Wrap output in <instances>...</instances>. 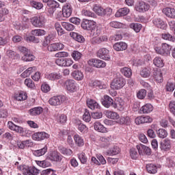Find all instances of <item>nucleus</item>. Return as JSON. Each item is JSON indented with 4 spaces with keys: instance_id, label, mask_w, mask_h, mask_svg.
Segmentation results:
<instances>
[{
    "instance_id": "nucleus-35",
    "label": "nucleus",
    "mask_w": 175,
    "mask_h": 175,
    "mask_svg": "<svg viewBox=\"0 0 175 175\" xmlns=\"http://www.w3.org/2000/svg\"><path fill=\"white\" fill-rule=\"evenodd\" d=\"M74 142L78 147H83L84 146V139L77 134L74 135Z\"/></svg>"
},
{
    "instance_id": "nucleus-22",
    "label": "nucleus",
    "mask_w": 175,
    "mask_h": 175,
    "mask_svg": "<svg viewBox=\"0 0 175 175\" xmlns=\"http://www.w3.org/2000/svg\"><path fill=\"white\" fill-rule=\"evenodd\" d=\"M163 13L170 17V18H175V9L172 8H165L163 9Z\"/></svg>"
},
{
    "instance_id": "nucleus-42",
    "label": "nucleus",
    "mask_w": 175,
    "mask_h": 175,
    "mask_svg": "<svg viewBox=\"0 0 175 175\" xmlns=\"http://www.w3.org/2000/svg\"><path fill=\"white\" fill-rule=\"evenodd\" d=\"M112 28H126V25L117 21H112L109 23Z\"/></svg>"
},
{
    "instance_id": "nucleus-12",
    "label": "nucleus",
    "mask_w": 175,
    "mask_h": 175,
    "mask_svg": "<svg viewBox=\"0 0 175 175\" xmlns=\"http://www.w3.org/2000/svg\"><path fill=\"white\" fill-rule=\"evenodd\" d=\"M96 25V22L91 20H85L81 23V27L83 29H86V31H90L92 29H94L95 28V26Z\"/></svg>"
},
{
    "instance_id": "nucleus-4",
    "label": "nucleus",
    "mask_w": 175,
    "mask_h": 175,
    "mask_svg": "<svg viewBox=\"0 0 175 175\" xmlns=\"http://www.w3.org/2000/svg\"><path fill=\"white\" fill-rule=\"evenodd\" d=\"M66 100V96H55L49 100V103L51 106H61Z\"/></svg>"
},
{
    "instance_id": "nucleus-33",
    "label": "nucleus",
    "mask_w": 175,
    "mask_h": 175,
    "mask_svg": "<svg viewBox=\"0 0 175 175\" xmlns=\"http://www.w3.org/2000/svg\"><path fill=\"white\" fill-rule=\"evenodd\" d=\"M87 105L89 109H91V110H95V109H98L99 107V104H98L97 102L93 99H88L87 100Z\"/></svg>"
},
{
    "instance_id": "nucleus-23",
    "label": "nucleus",
    "mask_w": 175,
    "mask_h": 175,
    "mask_svg": "<svg viewBox=\"0 0 175 175\" xmlns=\"http://www.w3.org/2000/svg\"><path fill=\"white\" fill-rule=\"evenodd\" d=\"M170 148H172V144L169 139H165L161 143V150L163 151H169Z\"/></svg>"
},
{
    "instance_id": "nucleus-6",
    "label": "nucleus",
    "mask_w": 175,
    "mask_h": 175,
    "mask_svg": "<svg viewBox=\"0 0 175 175\" xmlns=\"http://www.w3.org/2000/svg\"><path fill=\"white\" fill-rule=\"evenodd\" d=\"M156 52L161 55H169L172 46L167 43H163L161 48H156Z\"/></svg>"
},
{
    "instance_id": "nucleus-58",
    "label": "nucleus",
    "mask_w": 175,
    "mask_h": 175,
    "mask_svg": "<svg viewBox=\"0 0 175 175\" xmlns=\"http://www.w3.org/2000/svg\"><path fill=\"white\" fill-rule=\"evenodd\" d=\"M142 25L139 24V23H131L130 25V28H131V29H133L135 31V32H140V30L142 29Z\"/></svg>"
},
{
    "instance_id": "nucleus-62",
    "label": "nucleus",
    "mask_w": 175,
    "mask_h": 175,
    "mask_svg": "<svg viewBox=\"0 0 175 175\" xmlns=\"http://www.w3.org/2000/svg\"><path fill=\"white\" fill-rule=\"evenodd\" d=\"M146 95H147V91H146V90L144 89L140 90L137 93V96L139 99H144Z\"/></svg>"
},
{
    "instance_id": "nucleus-59",
    "label": "nucleus",
    "mask_w": 175,
    "mask_h": 175,
    "mask_svg": "<svg viewBox=\"0 0 175 175\" xmlns=\"http://www.w3.org/2000/svg\"><path fill=\"white\" fill-rule=\"evenodd\" d=\"M26 42H32L33 43H39V39L34 36H26L25 37Z\"/></svg>"
},
{
    "instance_id": "nucleus-38",
    "label": "nucleus",
    "mask_w": 175,
    "mask_h": 175,
    "mask_svg": "<svg viewBox=\"0 0 175 175\" xmlns=\"http://www.w3.org/2000/svg\"><path fill=\"white\" fill-rule=\"evenodd\" d=\"M31 33L33 36H44V35H46V31L42 29H36L32 30Z\"/></svg>"
},
{
    "instance_id": "nucleus-40",
    "label": "nucleus",
    "mask_w": 175,
    "mask_h": 175,
    "mask_svg": "<svg viewBox=\"0 0 175 175\" xmlns=\"http://www.w3.org/2000/svg\"><path fill=\"white\" fill-rule=\"evenodd\" d=\"M120 72L125 76V77L129 78L132 76V70L128 67L121 68Z\"/></svg>"
},
{
    "instance_id": "nucleus-16",
    "label": "nucleus",
    "mask_w": 175,
    "mask_h": 175,
    "mask_svg": "<svg viewBox=\"0 0 175 175\" xmlns=\"http://www.w3.org/2000/svg\"><path fill=\"white\" fill-rule=\"evenodd\" d=\"M46 159L51 161V162H59L61 161V154L58 152L53 151L48 153Z\"/></svg>"
},
{
    "instance_id": "nucleus-32",
    "label": "nucleus",
    "mask_w": 175,
    "mask_h": 175,
    "mask_svg": "<svg viewBox=\"0 0 175 175\" xmlns=\"http://www.w3.org/2000/svg\"><path fill=\"white\" fill-rule=\"evenodd\" d=\"M72 76L75 80L81 81L84 79V74L80 70H75L72 73Z\"/></svg>"
},
{
    "instance_id": "nucleus-13",
    "label": "nucleus",
    "mask_w": 175,
    "mask_h": 175,
    "mask_svg": "<svg viewBox=\"0 0 175 175\" xmlns=\"http://www.w3.org/2000/svg\"><path fill=\"white\" fill-rule=\"evenodd\" d=\"M49 137H50V135L43 131L35 133L32 135L33 140H36L37 142H42V140H44V139H49Z\"/></svg>"
},
{
    "instance_id": "nucleus-28",
    "label": "nucleus",
    "mask_w": 175,
    "mask_h": 175,
    "mask_svg": "<svg viewBox=\"0 0 175 175\" xmlns=\"http://www.w3.org/2000/svg\"><path fill=\"white\" fill-rule=\"evenodd\" d=\"M29 113L30 116H40V114H42V113H43V108H42L41 107H34L29 110Z\"/></svg>"
},
{
    "instance_id": "nucleus-29",
    "label": "nucleus",
    "mask_w": 175,
    "mask_h": 175,
    "mask_svg": "<svg viewBox=\"0 0 175 175\" xmlns=\"http://www.w3.org/2000/svg\"><path fill=\"white\" fill-rule=\"evenodd\" d=\"M94 130L97 132H101V133H105L107 132L106 127L103 126L99 122H96L94 124Z\"/></svg>"
},
{
    "instance_id": "nucleus-39",
    "label": "nucleus",
    "mask_w": 175,
    "mask_h": 175,
    "mask_svg": "<svg viewBox=\"0 0 175 175\" xmlns=\"http://www.w3.org/2000/svg\"><path fill=\"white\" fill-rule=\"evenodd\" d=\"M47 152V146H44V148L34 150L33 154L35 155V157H42V155H44Z\"/></svg>"
},
{
    "instance_id": "nucleus-21",
    "label": "nucleus",
    "mask_w": 175,
    "mask_h": 175,
    "mask_svg": "<svg viewBox=\"0 0 175 175\" xmlns=\"http://www.w3.org/2000/svg\"><path fill=\"white\" fill-rule=\"evenodd\" d=\"M45 77L47 80L55 81V80H59L62 77V75L59 72H51L46 75Z\"/></svg>"
},
{
    "instance_id": "nucleus-9",
    "label": "nucleus",
    "mask_w": 175,
    "mask_h": 175,
    "mask_svg": "<svg viewBox=\"0 0 175 175\" xmlns=\"http://www.w3.org/2000/svg\"><path fill=\"white\" fill-rule=\"evenodd\" d=\"M152 121L153 119L150 116H138L135 120V122L137 125H140V124H151Z\"/></svg>"
},
{
    "instance_id": "nucleus-19",
    "label": "nucleus",
    "mask_w": 175,
    "mask_h": 175,
    "mask_svg": "<svg viewBox=\"0 0 175 175\" xmlns=\"http://www.w3.org/2000/svg\"><path fill=\"white\" fill-rule=\"evenodd\" d=\"M72 12V5H70V4H66L62 8L63 17H65L66 18L70 17Z\"/></svg>"
},
{
    "instance_id": "nucleus-20",
    "label": "nucleus",
    "mask_w": 175,
    "mask_h": 175,
    "mask_svg": "<svg viewBox=\"0 0 175 175\" xmlns=\"http://www.w3.org/2000/svg\"><path fill=\"white\" fill-rule=\"evenodd\" d=\"M116 51H124L128 49V44L124 42H117L113 45Z\"/></svg>"
},
{
    "instance_id": "nucleus-27",
    "label": "nucleus",
    "mask_w": 175,
    "mask_h": 175,
    "mask_svg": "<svg viewBox=\"0 0 175 175\" xmlns=\"http://www.w3.org/2000/svg\"><path fill=\"white\" fill-rule=\"evenodd\" d=\"M129 12L130 10L128 8H120L116 12L115 16L116 17H122L124 16H126V14H129Z\"/></svg>"
},
{
    "instance_id": "nucleus-11",
    "label": "nucleus",
    "mask_w": 175,
    "mask_h": 175,
    "mask_svg": "<svg viewBox=\"0 0 175 175\" xmlns=\"http://www.w3.org/2000/svg\"><path fill=\"white\" fill-rule=\"evenodd\" d=\"M135 10L139 13H144V12H148L150 10V4L144 2L139 1L135 5Z\"/></svg>"
},
{
    "instance_id": "nucleus-60",
    "label": "nucleus",
    "mask_w": 175,
    "mask_h": 175,
    "mask_svg": "<svg viewBox=\"0 0 175 175\" xmlns=\"http://www.w3.org/2000/svg\"><path fill=\"white\" fill-rule=\"evenodd\" d=\"M25 85L27 86L28 88H31L33 90L35 88V83L31 79H26L25 80Z\"/></svg>"
},
{
    "instance_id": "nucleus-46",
    "label": "nucleus",
    "mask_w": 175,
    "mask_h": 175,
    "mask_svg": "<svg viewBox=\"0 0 175 175\" xmlns=\"http://www.w3.org/2000/svg\"><path fill=\"white\" fill-rule=\"evenodd\" d=\"M30 5L32 8H34V9H37V10H40V9L43 8V3L36 1H31Z\"/></svg>"
},
{
    "instance_id": "nucleus-3",
    "label": "nucleus",
    "mask_w": 175,
    "mask_h": 175,
    "mask_svg": "<svg viewBox=\"0 0 175 175\" xmlns=\"http://www.w3.org/2000/svg\"><path fill=\"white\" fill-rule=\"evenodd\" d=\"M126 84V81L122 77H117L111 83L112 90H121Z\"/></svg>"
},
{
    "instance_id": "nucleus-5",
    "label": "nucleus",
    "mask_w": 175,
    "mask_h": 175,
    "mask_svg": "<svg viewBox=\"0 0 175 175\" xmlns=\"http://www.w3.org/2000/svg\"><path fill=\"white\" fill-rule=\"evenodd\" d=\"M97 57L105 61H110V51L106 48H101L97 51Z\"/></svg>"
},
{
    "instance_id": "nucleus-2",
    "label": "nucleus",
    "mask_w": 175,
    "mask_h": 175,
    "mask_svg": "<svg viewBox=\"0 0 175 175\" xmlns=\"http://www.w3.org/2000/svg\"><path fill=\"white\" fill-rule=\"evenodd\" d=\"M30 21L33 27L36 28H42L46 24L47 20L46 16L43 14L33 16L30 19Z\"/></svg>"
},
{
    "instance_id": "nucleus-1",
    "label": "nucleus",
    "mask_w": 175,
    "mask_h": 175,
    "mask_svg": "<svg viewBox=\"0 0 175 175\" xmlns=\"http://www.w3.org/2000/svg\"><path fill=\"white\" fill-rule=\"evenodd\" d=\"M51 40H53V34H49L48 36L45 37V40L43 42L44 47L46 46L48 51H50V53H53V51H59V50H63L65 47V45L61 42L49 44Z\"/></svg>"
},
{
    "instance_id": "nucleus-43",
    "label": "nucleus",
    "mask_w": 175,
    "mask_h": 175,
    "mask_svg": "<svg viewBox=\"0 0 175 175\" xmlns=\"http://www.w3.org/2000/svg\"><path fill=\"white\" fill-rule=\"evenodd\" d=\"M107 154L108 155H117V154H120V148L118 146L111 148L107 151Z\"/></svg>"
},
{
    "instance_id": "nucleus-36",
    "label": "nucleus",
    "mask_w": 175,
    "mask_h": 175,
    "mask_svg": "<svg viewBox=\"0 0 175 175\" xmlns=\"http://www.w3.org/2000/svg\"><path fill=\"white\" fill-rule=\"evenodd\" d=\"M146 170H147V172H149L150 174H155V173L158 172V168L157 167V165L152 163L147 164Z\"/></svg>"
},
{
    "instance_id": "nucleus-50",
    "label": "nucleus",
    "mask_w": 175,
    "mask_h": 175,
    "mask_svg": "<svg viewBox=\"0 0 175 175\" xmlns=\"http://www.w3.org/2000/svg\"><path fill=\"white\" fill-rule=\"evenodd\" d=\"M162 39L164 40H169L170 42H175L174 36H172V34L169 33H164L161 35Z\"/></svg>"
},
{
    "instance_id": "nucleus-8",
    "label": "nucleus",
    "mask_w": 175,
    "mask_h": 175,
    "mask_svg": "<svg viewBox=\"0 0 175 175\" xmlns=\"http://www.w3.org/2000/svg\"><path fill=\"white\" fill-rule=\"evenodd\" d=\"M55 64L58 65V66L66 68L73 65V60L70 58H58L56 59Z\"/></svg>"
},
{
    "instance_id": "nucleus-26",
    "label": "nucleus",
    "mask_w": 175,
    "mask_h": 175,
    "mask_svg": "<svg viewBox=\"0 0 175 175\" xmlns=\"http://www.w3.org/2000/svg\"><path fill=\"white\" fill-rule=\"evenodd\" d=\"M152 110H154V107L150 103H147L140 108V111H142L143 114H148V113H151Z\"/></svg>"
},
{
    "instance_id": "nucleus-14",
    "label": "nucleus",
    "mask_w": 175,
    "mask_h": 175,
    "mask_svg": "<svg viewBox=\"0 0 175 175\" xmlns=\"http://www.w3.org/2000/svg\"><path fill=\"white\" fill-rule=\"evenodd\" d=\"M22 173L23 175H36L39 174V172L38 169L35 167H28L25 166L23 167Z\"/></svg>"
},
{
    "instance_id": "nucleus-61",
    "label": "nucleus",
    "mask_w": 175,
    "mask_h": 175,
    "mask_svg": "<svg viewBox=\"0 0 175 175\" xmlns=\"http://www.w3.org/2000/svg\"><path fill=\"white\" fill-rule=\"evenodd\" d=\"M91 114H90V111H88V110L85 109V112L83 113V121H85V122H90V121H91Z\"/></svg>"
},
{
    "instance_id": "nucleus-15",
    "label": "nucleus",
    "mask_w": 175,
    "mask_h": 175,
    "mask_svg": "<svg viewBox=\"0 0 175 175\" xmlns=\"http://www.w3.org/2000/svg\"><path fill=\"white\" fill-rule=\"evenodd\" d=\"M66 89L68 92H76L77 86L76 85V81L75 80L69 79L65 82Z\"/></svg>"
},
{
    "instance_id": "nucleus-52",
    "label": "nucleus",
    "mask_w": 175,
    "mask_h": 175,
    "mask_svg": "<svg viewBox=\"0 0 175 175\" xmlns=\"http://www.w3.org/2000/svg\"><path fill=\"white\" fill-rule=\"evenodd\" d=\"M55 28L59 36H62V35H64V33H65L64 29H62V27H61V23H59V22H57L55 23Z\"/></svg>"
},
{
    "instance_id": "nucleus-48",
    "label": "nucleus",
    "mask_w": 175,
    "mask_h": 175,
    "mask_svg": "<svg viewBox=\"0 0 175 175\" xmlns=\"http://www.w3.org/2000/svg\"><path fill=\"white\" fill-rule=\"evenodd\" d=\"M157 136L160 139H165V137H167V131L163 129H160L157 131Z\"/></svg>"
},
{
    "instance_id": "nucleus-55",
    "label": "nucleus",
    "mask_w": 175,
    "mask_h": 175,
    "mask_svg": "<svg viewBox=\"0 0 175 175\" xmlns=\"http://www.w3.org/2000/svg\"><path fill=\"white\" fill-rule=\"evenodd\" d=\"M62 26L65 28L66 31H73L75 29V25L68 22H62Z\"/></svg>"
},
{
    "instance_id": "nucleus-63",
    "label": "nucleus",
    "mask_w": 175,
    "mask_h": 175,
    "mask_svg": "<svg viewBox=\"0 0 175 175\" xmlns=\"http://www.w3.org/2000/svg\"><path fill=\"white\" fill-rule=\"evenodd\" d=\"M71 57L75 61H79V59L81 58V53L77 51H74L71 54Z\"/></svg>"
},
{
    "instance_id": "nucleus-56",
    "label": "nucleus",
    "mask_w": 175,
    "mask_h": 175,
    "mask_svg": "<svg viewBox=\"0 0 175 175\" xmlns=\"http://www.w3.org/2000/svg\"><path fill=\"white\" fill-rule=\"evenodd\" d=\"M90 32L93 35V36H95V38H96L97 36H99V35H100L101 33L100 27L96 26V25L94 28H93Z\"/></svg>"
},
{
    "instance_id": "nucleus-64",
    "label": "nucleus",
    "mask_w": 175,
    "mask_h": 175,
    "mask_svg": "<svg viewBox=\"0 0 175 175\" xmlns=\"http://www.w3.org/2000/svg\"><path fill=\"white\" fill-rule=\"evenodd\" d=\"M170 111L175 116V100H172L169 103Z\"/></svg>"
},
{
    "instance_id": "nucleus-51",
    "label": "nucleus",
    "mask_w": 175,
    "mask_h": 175,
    "mask_svg": "<svg viewBox=\"0 0 175 175\" xmlns=\"http://www.w3.org/2000/svg\"><path fill=\"white\" fill-rule=\"evenodd\" d=\"M78 158L79 161H81V163H83V165H85L88 161V158L85 155V153L84 152H81L78 154Z\"/></svg>"
},
{
    "instance_id": "nucleus-7",
    "label": "nucleus",
    "mask_w": 175,
    "mask_h": 175,
    "mask_svg": "<svg viewBox=\"0 0 175 175\" xmlns=\"http://www.w3.org/2000/svg\"><path fill=\"white\" fill-rule=\"evenodd\" d=\"M88 64L90 66L97 68H105L106 66V62L99 59H90L88 61Z\"/></svg>"
},
{
    "instance_id": "nucleus-10",
    "label": "nucleus",
    "mask_w": 175,
    "mask_h": 175,
    "mask_svg": "<svg viewBox=\"0 0 175 175\" xmlns=\"http://www.w3.org/2000/svg\"><path fill=\"white\" fill-rule=\"evenodd\" d=\"M102 103L103 106L105 107H107V109H109L110 106L113 107V109H117V103H116V102L113 100V98H111V97L107 95L104 96V98H103V100L102 101Z\"/></svg>"
},
{
    "instance_id": "nucleus-18",
    "label": "nucleus",
    "mask_w": 175,
    "mask_h": 175,
    "mask_svg": "<svg viewBox=\"0 0 175 175\" xmlns=\"http://www.w3.org/2000/svg\"><path fill=\"white\" fill-rule=\"evenodd\" d=\"M8 126L11 131L16 132V133H24V128L14 124L12 122H8Z\"/></svg>"
},
{
    "instance_id": "nucleus-45",
    "label": "nucleus",
    "mask_w": 175,
    "mask_h": 175,
    "mask_svg": "<svg viewBox=\"0 0 175 175\" xmlns=\"http://www.w3.org/2000/svg\"><path fill=\"white\" fill-rule=\"evenodd\" d=\"M35 59V56L33 55L27 53L22 57V61H25L26 62L33 61Z\"/></svg>"
},
{
    "instance_id": "nucleus-41",
    "label": "nucleus",
    "mask_w": 175,
    "mask_h": 175,
    "mask_svg": "<svg viewBox=\"0 0 175 175\" xmlns=\"http://www.w3.org/2000/svg\"><path fill=\"white\" fill-rule=\"evenodd\" d=\"M153 64L154 65H155V66H157V68H163V60L162 59V58L159 57H156L154 59H153Z\"/></svg>"
},
{
    "instance_id": "nucleus-25",
    "label": "nucleus",
    "mask_w": 175,
    "mask_h": 175,
    "mask_svg": "<svg viewBox=\"0 0 175 175\" xmlns=\"http://www.w3.org/2000/svg\"><path fill=\"white\" fill-rule=\"evenodd\" d=\"M33 72H36V66L28 68L21 75V77H23V79H25L26 77H29V76H31V74L33 73Z\"/></svg>"
},
{
    "instance_id": "nucleus-49",
    "label": "nucleus",
    "mask_w": 175,
    "mask_h": 175,
    "mask_svg": "<svg viewBox=\"0 0 175 175\" xmlns=\"http://www.w3.org/2000/svg\"><path fill=\"white\" fill-rule=\"evenodd\" d=\"M99 142H102L105 146H109L111 143V136L108 137H100L99 138Z\"/></svg>"
},
{
    "instance_id": "nucleus-44",
    "label": "nucleus",
    "mask_w": 175,
    "mask_h": 175,
    "mask_svg": "<svg viewBox=\"0 0 175 175\" xmlns=\"http://www.w3.org/2000/svg\"><path fill=\"white\" fill-rule=\"evenodd\" d=\"M93 10L98 16H105V9L99 5H94Z\"/></svg>"
},
{
    "instance_id": "nucleus-24",
    "label": "nucleus",
    "mask_w": 175,
    "mask_h": 175,
    "mask_svg": "<svg viewBox=\"0 0 175 175\" xmlns=\"http://www.w3.org/2000/svg\"><path fill=\"white\" fill-rule=\"evenodd\" d=\"M105 115L107 118H109L111 120H118V118H120V115H118L117 112L110 110L105 111Z\"/></svg>"
},
{
    "instance_id": "nucleus-37",
    "label": "nucleus",
    "mask_w": 175,
    "mask_h": 175,
    "mask_svg": "<svg viewBox=\"0 0 175 175\" xmlns=\"http://www.w3.org/2000/svg\"><path fill=\"white\" fill-rule=\"evenodd\" d=\"M150 75H151V68H150L145 67L140 72V75L144 79H147Z\"/></svg>"
},
{
    "instance_id": "nucleus-54",
    "label": "nucleus",
    "mask_w": 175,
    "mask_h": 175,
    "mask_svg": "<svg viewBox=\"0 0 175 175\" xmlns=\"http://www.w3.org/2000/svg\"><path fill=\"white\" fill-rule=\"evenodd\" d=\"M36 163L40 167H49V166H50V162L47 161L46 160H44V161L36 160Z\"/></svg>"
},
{
    "instance_id": "nucleus-47",
    "label": "nucleus",
    "mask_w": 175,
    "mask_h": 175,
    "mask_svg": "<svg viewBox=\"0 0 175 175\" xmlns=\"http://www.w3.org/2000/svg\"><path fill=\"white\" fill-rule=\"evenodd\" d=\"M107 41V36H102L100 37H94L92 38V42L94 43H102V42H106Z\"/></svg>"
},
{
    "instance_id": "nucleus-53",
    "label": "nucleus",
    "mask_w": 175,
    "mask_h": 175,
    "mask_svg": "<svg viewBox=\"0 0 175 175\" xmlns=\"http://www.w3.org/2000/svg\"><path fill=\"white\" fill-rule=\"evenodd\" d=\"M118 124H120L121 125H123L124 124H126V125L131 124V118L126 116L125 117H121L120 120H118Z\"/></svg>"
},
{
    "instance_id": "nucleus-34",
    "label": "nucleus",
    "mask_w": 175,
    "mask_h": 175,
    "mask_svg": "<svg viewBox=\"0 0 175 175\" xmlns=\"http://www.w3.org/2000/svg\"><path fill=\"white\" fill-rule=\"evenodd\" d=\"M91 87H98L100 90L107 88V85L102 83L100 81H94L90 83Z\"/></svg>"
},
{
    "instance_id": "nucleus-31",
    "label": "nucleus",
    "mask_w": 175,
    "mask_h": 175,
    "mask_svg": "<svg viewBox=\"0 0 175 175\" xmlns=\"http://www.w3.org/2000/svg\"><path fill=\"white\" fill-rule=\"evenodd\" d=\"M153 76L157 83H162L163 81V77L162 76V71L157 70L153 72Z\"/></svg>"
},
{
    "instance_id": "nucleus-30",
    "label": "nucleus",
    "mask_w": 175,
    "mask_h": 175,
    "mask_svg": "<svg viewBox=\"0 0 175 175\" xmlns=\"http://www.w3.org/2000/svg\"><path fill=\"white\" fill-rule=\"evenodd\" d=\"M70 36L72 38V39H75V40H77V42H79V43H82L83 42H84V40H85L83 36L76 32H70Z\"/></svg>"
},
{
    "instance_id": "nucleus-17",
    "label": "nucleus",
    "mask_w": 175,
    "mask_h": 175,
    "mask_svg": "<svg viewBox=\"0 0 175 175\" xmlns=\"http://www.w3.org/2000/svg\"><path fill=\"white\" fill-rule=\"evenodd\" d=\"M152 23L155 27L160 29H165L167 28V25L160 18H155L153 19Z\"/></svg>"
},
{
    "instance_id": "nucleus-57",
    "label": "nucleus",
    "mask_w": 175,
    "mask_h": 175,
    "mask_svg": "<svg viewBox=\"0 0 175 175\" xmlns=\"http://www.w3.org/2000/svg\"><path fill=\"white\" fill-rule=\"evenodd\" d=\"M47 6L49 8L55 9L56 10L57 8H59V3H58L54 0H51L50 1L48 2Z\"/></svg>"
}]
</instances>
